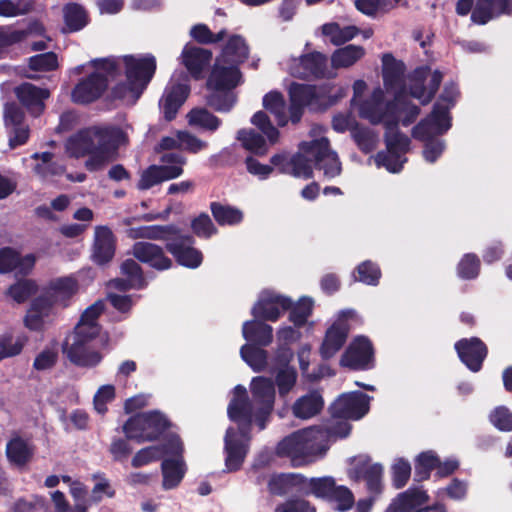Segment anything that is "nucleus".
<instances>
[{
    "instance_id": "1",
    "label": "nucleus",
    "mask_w": 512,
    "mask_h": 512,
    "mask_svg": "<svg viewBox=\"0 0 512 512\" xmlns=\"http://www.w3.org/2000/svg\"><path fill=\"white\" fill-rule=\"evenodd\" d=\"M420 107L409 97L397 93L392 100H384L381 88L373 90L371 96L360 105L361 117L373 125L382 124L385 128L384 142L386 151L375 156L377 166H383L391 173H398L407 162L405 154L410 149V139L399 130V124L407 127L414 123L420 114Z\"/></svg>"
},
{
    "instance_id": "2",
    "label": "nucleus",
    "mask_w": 512,
    "mask_h": 512,
    "mask_svg": "<svg viewBox=\"0 0 512 512\" xmlns=\"http://www.w3.org/2000/svg\"><path fill=\"white\" fill-rule=\"evenodd\" d=\"M330 84H305L293 82L288 90L289 117L286 114V102L279 91H270L263 97V106L274 115L277 125L284 127L289 121L298 124L307 108L310 112H325L337 103Z\"/></svg>"
},
{
    "instance_id": "3",
    "label": "nucleus",
    "mask_w": 512,
    "mask_h": 512,
    "mask_svg": "<svg viewBox=\"0 0 512 512\" xmlns=\"http://www.w3.org/2000/svg\"><path fill=\"white\" fill-rule=\"evenodd\" d=\"M126 141L127 135L120 127L94 125L71 135L65 143V150L70 158L88 156L84 166L89 172H96L116 159L120 146Z\"/></svg>"
},
{
    "instance_id": "4",
    "label": "nucleus",
    "mask_w": 512,
    "mask_h": 512,
    "mask_svg": "<svg viewBox=\"0 0 512 512\" xmlns=\"http://www.w3.org/2000/svg\"><path fill=\"white\" fill-rule=\"evenodd\" d=\"M128 236L132 239L166 241L165 249L183 267L196 269L203 262L202 252L193 247L195 243L194 237L182 234L181 229L174 224L131 228L128 230Z\"/></svg>"
},
{
    "instance_id": "5",
    "label": "nucleus",
    "mask_w": 512,
    "mask_h": 512,
    "mask_svg": "<svg viewBox=\"0 0 512 512\" xmlns=\"http://www.w3.org/2000/svg\"><path fill=\"white\" fill-rule=\"evenodd\" d=\"M299 149L300 152L294 154L288 163L290 164V172L288 173L294 177L312 178L313 166L322 170L324 176L328 179L341 174V162L337 153L331 149L328 138L321 137L309 142H302Z\"/></svg>"
},
{
    "instance_id": "6",
    "label": "nucleus",
    "mask_w": 512,
    "mask_h": 512,
    "mask_svg": "<svg viewBox=\"0 0 512 512\" xmlns=\"http://www.w3.org/2000/svg\"><path fill=\"white\" fill-rule=\"evenodd\" d=\"M171 427L169 419L160 411L153 410L129 417L122 432L138 444L159 440Z\"/></svg>"
},
{
    "instance_id": "7",
    "label": "nucleus",
    "mask_w": 512,
    "mask_h": 512,
    "mask_svg": "<svg viewBox=\"0 0 512 512\" xmlns=\"http://www.w3.org/2000/svg\"><path fill=\"white\" fill-rule=\"evenodd\" d=\"M326 450V447L316 444L312 430L294 432L282 439L276 447L279 456L293 460L322 455Z\"/></svg>"
},
{
    "instance_id": "8",
    "label": "nucleus",
    "mask_w": 512,
    "mask_h": 512,
    "mask_svg": "<svg viewBox=\"0 0 512 512\" xmlns=\"http://www.w3.org/2000/svg\"><path fill=\"white\" fill-rule=\"evenodd\" d=\"M96 336H88L82 332V328L75 327L74 341L71 345L67 342L63 344V353L68 360L75 366L82 368H92L97 366L103 359L102 354L91 346V341Z\"/></svg>"
},
{
    "instance_id": "9",
    "label": "nucleus",
    "mask_w": 512,
    "mask_h": 512,
    "mask_svg": "<svg viewBox=\"0 0 512 512\" xmlns=\"http://www.w3.org/2000/svg\"><path fill=\"white\" fill-rule=\"evenodd\" d=\"M290 73L293 77L309 79H329L335 76L329 68L328 58L321 52L313 51L294 59L290 65Z\"/></svg>"
},
{
    "instance_id": "10",
    "label": "nucleus",
    "mask_w": 512,
    "mask_h": 512,
    "mask_svg": "<svg viewBox=\"0 0 512 512\" xmlns=\"http://www.w3.org/2000/svg\"><path fill=\"white\" fill-rule=\"evenodd\" d=\"M452 126L450 106H444L440 101L434 103L432 111L418 122L412 129L414 139H427L431 136H441Z\"/></svg>"
},
{
    "instance_id": "11",
    "label": "nucleus",
    "mask_w": 512,
    "mask_h": 512,
    "mask_svg": "<svg viewBox=\"0 0 512 512\" xmlns=\"http://www.w3.org/2000/svg\"><path fill=\"white\" fill-rule=\"evenodd\" d=\"M353 315L352 310L341 311L338 318L327 328L319 348L323 360L333 358L343 348L351 329L348 320Z\"/></svg>"
},
{
    "instance_id": "12",
    "label": "nucleus",
    "mask_w": 512,
    "mask_h": 512,
    "mask_svg": "<svg viewBox=\"0 0 512 512\" xmlns=\"http://www.w3.org/2000/svg\"><path fill=\"white\" fill-rule=\"evenodd\" d=\"M227 414L231 421L237 423L238 432L241 437L250 440L253 423V404L244 386L237 385L234 387L233 397L227 407Z\"/></svg>"
},
{
    "instance_id": "13",
    "label": "nucleus",
    "mask_w": 512,
    "mask_h": 512,
    "mask_svg": "<svg viewBox=\"0 0 512 512\" xmlns=\"http://www.w3.org/2000/svg\"><path fill=\"white\" fill-rule=\"evenodd\" d=\"M371 397L361 391L340 395L329 407L332 418L359 420L369 411Z\"/></svg>"
},
{
    "instance_id": "14",
    "label": "nucleus",
    "mask_w": 512,
    "mask_h": 512,
    "mask_svg": "<svg viewBox=\"0 0 512 512\" xmlns=\"http://www.w3.org/2000/svg\"><path fill=\"white\" fill-rule=\"evenodd\" d=\"M340 364L356 371L371 369L374 365L371 340L363 335L356 336L342 354Z\"/></svg>"
},
{
    "instance_id": "15",
    "label": "nucleus",
    "mask_w": 512,
    "mask_h": 512,
    "mask_svg": "<svg viewBox=\"0 0 512 512\" xmlns=\"http://www.w3.org/2000/svg\"><path fill=\"white\" fill-rule=\"evenodd\" d=\"M353 466L348 470V477L354 482L364 480L370 493L378 495L382 492L383 467L379 463H371L369 456L360 455L353 458Z\"/></svg>"
},
{
    "instance_id": "16",
    "label": "nucleus",
    "mask_w": 512,
    "mask_h": 512,
    "mask_svg": "<svg viewBox=\"0 0 512 512\" xmlns=\"http://www.w3.org/2000/svg\"><path fill=\"white\" fill-rule=\"evenodd\" d=\"M124 73L127 80H131L144 91L155 75L157 62L152 54L143 56L125 55L122 57Z\"/></svg>"
},
{
    "instance_id": "17",
    "label": "nucleus",
    "mask_w": 512,
    "mask_h": 512,
    "mask_svg": "<svg viewBox=\"0 0 512 512\" xmlns=\"http://www.w3.org/2000/svg\"><path fill=\"white\" fill-rule=\"evenodd\" d=\"M109 85L107 76L92 72L80 79L71 91V100L78 105H88L100 99Z\"/></svg>"
},
{
    "instance_id": "18",
    "label": "nucleus",
    "mask_w": 512,
    "mask_h": 512,
    "mask_svg": "<svg viewBox=\"0 0 512 512\" xmlns=\"http://www.w3.org/2000/svg\"><path fill=\"white\" fill-rule=\"evenodd\" d=\"M117 238L111 228L98 225L94 229V238L91 245V261L97 266L109 264L116 253Z\"/></svg>"
},
{
    "instance_id": "19",
    "label": "nucleus",
    "mask_w": 512,
    "mask_h": 512,
    "mask_svg": "<svg viewBox=\"0 0 512 512\" xmlns=\"http://www.w3.org/2000/svg\"><path fill=\"white\" fill-rule=\"evenodd\" d=\"M291 304L292 299L290 297L267 291L263 292L254 304L251 314L256 319L275 322L279 319L281 311H288Z\"/></svg>"
},
{
    "instance_id": "20",
    "label": "nucleus",
    "mask_w": 512,
    "mask_h": 512,
    "mask_svg": "<svg viewBox=\"0 0 512 512\" xmlns=\"http://www.w3.org/2000/svg\"><path fill=\"white\" fill-rule=\"evenodd\" d=\"M454 348L461 362L472 372H479L488 355L487 345L478 337L462 338Z\"/></svg>"
},
{
    "instance_id": "21",
    "label": "nucleus",
    "mask_w": 512,
    "mask_h": 512,
    "mask_svg": "<svg viewBox=\"0 0 512 512\" xmlns=\"http://www.w3.org/2000/svg\"><path fill=\"white\" fill-rule=\"evenodd\" d=\"M247 438L241 437L239 432L230 427L224 438L225 471H239L248 454L249 445Z\"/></svg>"
},
{
    "instance_id": "22",
    "label": "nucleus",
    "mask_w": 512,
    "mask_h": 512,
    "mask_svg": "<svg viewBox=\"0 0 512 512\" xmlns=\"http://www.w3.org/2000/svg\"><path fill=\"white\" fill-rule=\"evenodd\" d=\"M19 103L33 117L40 116L45 110V100L50 97L47 88L38 87L30 82H23L14 88Z\"/></svg>"
},
{
    "instance_id": "23",
    "label": "nucleus",
    "mask_w": 512,
    "mask_h": 512,
    "mask_svg": "<svg viewBox=\"0 0 512 512\" xmlns=\"http://www.w3.org/2000/svg\"><path fill=\"white\" fill-rule=\"evenodd\" d=\"M190 91L191 88L187 76L184 77L182 82L172 83L165 88L160 100V107L166 121H172L176 118L179 109L189 97Z\"/></svg>"
},
{
    "instance_id": "24",
    "label": "nucleus",
    "mask_w": 512,
    "mask_h": 512,
    "mask_svg": "<svg viewBox=\"0 0 512 512\" xmlns=\"http://www.w3.org/2000/svg\"><path fill=\"white\" fill-rule=\"evenodd\" d=\"M132 254L139 262L147 264L157 271L169 270L173 266V261L166 255L164 248L152 242L134 243Z\"/></svg>"
},
{
    "instance_id": "25",
    "label": "nucleus",
    "mask_w": 512,
    "mask_h": 512,
    "mask_svg": "<svg viewBox=\"0 0 512 512\" xmlns=\"http://www.w3.org/2000/svg\"><path fill=\"white\" fill-rule=\"evenodd\" d=\"M212 52L209 49L186 44L181 53V62L195 80L204 77V71L210 65Z\"/></svg>"
},
{
    "instance_id": "26",
    "label": "nucleus",
    "mask_w": 512,
    "mask_h": 512,
    "mask_svg": "<svg viewBox=\"0 0 512 512\" xmlns=\"http://www.w3.org/2000/svg\"><path fill=\"white\" fill-rule=\"evenodd\" d=\"M406 66L403 61L397 60L391 53H385L382 56V78L384 87L387 91L404 93V74Z\"/></svg>"
},
{
    "instance_id": "27",
    "label": "nucleus",
    "mask_w": 512,
    "mask_h": 512,
    "mask_svg": "<svg viewBox=\"0 0 512 512\" xmlns=\"http://www.w3.org/2000/svg\"><path fill=\"white\" fill-rule=\"evenodd\" d=\"M512 14V0H476L471 12V21L485 25L501 15Z\"/></svg>"
},
{
    "instance_id": "28",
    "label": "nucleus",
    "mask_w": 512,
    "mask_h": 512,
    "mask_svg": "<svg viewBox=\"0 0 512 512\" xmlns=\"http://www.w3.org/2000/svg\"><path fill=\"white\" fill-rule=\"evenodd\" d=\"M306 477L300 473H273L267 479V491L271 496L283 497L296 491L302 494Z\"/></svg>"
},
{
    "instance_id": "29",
    "label": "nucleus",
    "mask_w": 512,
    "mask_h": 512,
    "mask_svg": "<svg viewBox=\"0 0 512 512\" xmlns=\"http://www.w3.org/2000/svg\"><path fill=\"white\" fill-rule=\"evenodd\" d=\"M429 495L419 487H410L399 493L386 508V512H415L427 504Z\"/></svg>"
},
{
    "instance_id": "30",
    "label": "nucleus",
    "mask_w": 512,
    "mask_h": 512,
    "mask_svg": "<svg viewBox=\"0 0 512 512\" xmlns=\"http://www.w3.org/2000/svg\"><path fill=\"white\" fill-rule=\"evenodd\" d=\"M241 72L236 66L214 65L207 79L206 87L209 90L232 91L240 82Z\"/></svg>"
},
{
    "instance_id": "31",
    "label": "nucleus",
    "mask_w": 512,
    "mask_h": 512,
    "mask_svg": "<svg viewBox=\"0 0 512 512\" xmlns=\"http://www.w3.org/2000/svg\"><path fill=\"white\" fill-rule=\"evenodd\" d=\"M324 408V399L318 390L309 391L299 397L292 405L294 417L307 420L320 414Z\"/></svg>"
},
{
    "instance_id": "32",
    "label": "nucleus",
    "mask_w": 512,
    "mask_h": 512,
    "mask_svg": "<svg viewBox=\"0 0 512 512\" xmlns=\"http://www.w3.org/2000/svg\"><path fill=\"white\" fill-rule=\"evenodd\" d=\"M251 393L256 408H274L275 386L272 379L263 376L253 378Z\"/></svg>"
},
{
    "instance_id": "33",
    "label": "nucleus",
    "mask_w": 512,
    "mask_h": 512,
    "mask_svg": "<svg viewBox=\"0 0 512 512\" xmlns=\"http://www.w3.org/2000/svg\"><path fill=\"white\" fill-rule=\"evenodd\" d=\"M242 335L248 344L266 347L273 341V329L263 321H246L242 327Z\"/></svg>"
},
{
    "instance_id": "34",
    "label": "nucleus",
    "mask_w": 512,
    "mask_h": 512,
    "mask_svg": "<svg viewBox=\"0 0 512 512\" xmlns=\"http://www.w3.org/2000/svg\"><path fill=\"white\" fill-rule=\"evenodd\" d=\"M45 290L48 292L55 303H62L67 306V301L77 292L78 283L71 276L59 277L51 280Z\"/></svg>"
},
{
    "instance_id": "35",
    "label": "nucleus",
    "mask_w": 512,
    "mask_h": 512,
    "mask_svg": "<svg viewBox=\"0 0 512 512\" xmlns=\"http://www.w3.org/2000/svg\"><path fill=\"white\" fill-rule=\"evenodd\" d=\"M163 475V488L170 490L176 488L186 473V466L183 459H164L161 463Z\"/></svg>"
},
{
    "instance_id": "36",
    "label": "nucleus",
    "mask_w": 512,
    "mask_h": 512,
    "mask_svg": "<svg viewBox=\"0 0 512 512\" xmlns=\"http://www.w3.org/2000/svg\"><path fill=\"white\" fill-rule=\"evenodd\" d=\"M336 485V481L332 476L306 478L302 495H313L316 498L328 501Z\"/></svg>"
},
{
    "instance_id": "37",
    "label": "nucleus",
    "mask_w": 512,
    "mask_h": 512,
    "mask_svg": "<svg viewBox=\"0 0 512 512\" xmlns=\"http://www.w3.org/2000/svg\"><path fill=\"white\" fill-rule=\"evenodd\" d=\"M33 448L21 437H15L8 441L6 445V456L10 463L23 467L33 457Z\"/></svg>"
},
{
    "instance_id": "38",
    "label": "nucleus",
    "mask_w": 512,
    "mask_h": 512,
    "mask_svg": "<svg viewBox=\"0 0 512 512\" xmlns=\"http://www.w3.org/2000/svg\"><path fill=\"white\" fill-rule=\"evenodd\" d=\"M213 218L219 226H235L243 221V212L233 206L214 201L210 203Z\"/></svg>"
},
{
    "instance_id": "39",
    "label": "nucleus",
    "mask_w": 512,
    "mask_h": 512,
    "mask_svg": "<svg viewBox=\"0 0 512 512\" xmlns=\"http://www.w3.org/2000/svg\"><path fill=\"white\" fill-rule=\"evenodd\" d=\"M365 55V49L360 45L349 44L336 49L331 56V64L335 69L348 68Z\"/></svg>"
},
{
    "instance_id": "40",
    "label": "nucleus",
    "mask_w": 512,
    "mask_h": 512,
    "mask_svg": "<svg viewBox=\"0 0 512 512\" xmlns=\"http://www.w3.org/2000/svg\"><path fill=\"white\" fill-rule=\"evenodd\" d=\"M439 465V456L433 450L423 451L414 461V480L422 482L428 480L431 472Z\"/></svg>"
},
{
    "instance_id": "41",
    "label": "nucleus",
    "mask_w": 512,
    "mask_h": 512,
    "mask_svg": "<svg viewBox=\"0 0 512 512\" xmlns=\"http://www.w3.org/2000/svg\"><path fill=\"white\" fill-rule=\"evenodd\" d=\"M240 355L244 362L256 373L266 369L268 364V352L263 347L244 344L240 349Z\"/></svg>"
},
{
    "instance_id": "42",
    "label": "nucleus",
    "mask_w": 512,
    "mask_h": 512,
    "mask_svg": "<svg viewBox=\"0 0 512 512\" xmlns=\"http://www.w3.org/2000/svg\"><path fill=\"white\" fill-rule=\"evenodd\" d=\"M104 309L103 301H96L84 310L76 327L81 326L82 332H86L88 336H97L99 334L97 319L104 312Z\"/></svg>"
},
{
    "instance_id": "43",
    "label": "nucleus",
    "mask_w": 512,
    "mask_h": 512,
    "mask_svg": "<svg viewBox=\"0 0 512 512\" xmlns=\"http://www.w3.org/2000/svg\"><path fill=\"white\" fill-rule=\"evenodd\" d=\"M63 12L64 22L70 33L82 30L89 22L86 10L78 3H68Z\"/></svg>"
},
{
    "instance_id": "44",
    "label": "nucleus",
    "mask_w": 512,
    "mask_h": 512,
    "mask_svg": "<svg viewBox=\"0 0 512 512\" xmlns=\"http://www.w3.org/2000/svg\"><path fill=\"white\" fill-rule=\"evenodd\" d=\"M351 136L358 149L364 154L375 150L378 144V134L372 129L359 124L351 129Z\"/></svg>"
},
{
    "instance_id": "45",
    "label": "nucleus",
    "mask_w": 512,
    "mask_h": 512,
    "mask_svg": "<svg viewBox=\"0 0 512 512\" xmlns=\"http://www.w3.org/2000/svg\"><path fill=\"white\" fill-rule=\"evenodd\" d=\"M37 291L38 285L35 280L23 278L10 285L6 295L16 303L22 304L35 295Z\"/></svg>"
},
{
    "instance_id": "46",
    "label": "nucleus",
    "mask_w": 512,
    "mask_h": 512,
    "mask_svg": "<svg viewBox=\"0 0 512 512\" xmlns=\"http://www.w3.org/2000/svg\"><path fill=\"white\" fill-rule=\"evenodd\" d=\"M314 302L312 298L303 296L296 303L291 304V308L288 309L289 321L294 324L295 327H303L308 318L311 316L313 311Z\"/></svg>"
},
{
    "instance_id": "47",
    "label": "nucleus",
    "mask_w": 512,
    "mask_h": 512,
    "mask_svg": "<svg viewBox=\"0 0 512 512\" xmlns=\"http://www.w3.org/2000/svg\"><path fill=\"white\" fill-rule=\"evenodd\" d=\"M238 140L241 141L243 147L259 156L267 153V145L264 137L253 129H241L238 131Z\"/></svg>"
},
{
    "instance_id": "48",
    "label": "nucleus",
    "mask_w": 512,
    "mask_h": 512,
    "mask_svg": "<svg viewBox=\"0 0 512 512\" xmlns=\"http://www.w3.org/2000/svg\"><path fill=\"white\" fill-rule=\"evenodd\" d=\"M236 95L230 90H211L206 96V104L217 112H229L236 103Z\"/></svg>"
},
{
    "instance_id": "49",
    "label": "nucleus",
    "mask_w": 512,
    "mask_h": 512,
    "mask_svg": "<svg viewBox=\"0 0 512 512\" xmlns=\"http://www.w3.org/2000/svg\"><path fill=\"white\" fill-rule=\"evenodd\" d=\"M143 92L144 90L137 84L126 79L125 82H119L112 87L110 97L112 100H127L131 104H135Z\"/></svg>"
},
{
    "instance_id": "50",
    "label": "nucleus",
    "mask_w": 512,
    "mask_h": 512,
    "mask_svg": "<svg viewBox=\"0 0 512 512\" xmlns=\"http://www.w3.org/2000/svg\"><path fill=\"white\" fill-rule=\"evenodd\" d=\"M481 261L475 253H466L457 264V276L462 280L476 279L480 273Z\"/></svg>"
},
{
    "instance_id": "51",
    "label": "nucleus",
    "mask_w": 512,
    "mask_h": 512,
    "mask_svg": "<svg viewBox=\"0 0 512 512\" xmlns=\"http://www.w3.org/2000/svg\"><path fill=\"white\" fill-rule=\"evenodd\" d=\"M188 117L191 125L199 126L212 132L216 131L221 124V120L205 108L192 109Z\"/></svg>"
},
{
    "instance_id": "52",
    "label": "nucleus",
    "mask_w": 512,
    "mask_h": 512,
    "mask_svg": "<svg viewBox=\"0 0 512 512\" xmlns=\"http://www.w3.org/2000/svg\"><path fill=\"white\" fill-rule=\"evenodd\" d=\"M120 271L123 276L132 282V286L137 290L144 289L147 286V281L144 277L142 267L134 259H126L120 266Z\"/></svg>"
},
{
    "instance_id": "53",
    "label": "nucleus",
    "mask_w": 512,
    "mask_h": 512,
    "mask_svg": "<svg viewBox=\"0 0 512 512\" xmlns=\"http://www.w3.org/2000/svg\"><path fill=\"white\" fill-rule=\"evenodd\" d=\"M223 53L233 61L244 62L249 56V48L242 36L233 35L228 39Z\"/></svg>"
},
{
    "instance_id": "54",
    "label": "nucleus",
    "mask_w": 512,
    "mask_h": 512,
    "mask_svg": "<svg viewBox=\"0 0 512 512\" xmlns=\"http://www.w3.org/2000/svg\"><path fill=\"white\" fill-rule=\"evenodd\" d=\"M58 57L55 52L49 51L28 58V67L35 72H50L58 68Z\"/></svg>"
},
{
    "instance_id": "55",
    "label": "nucleus",
    "mask_w": 512,
    "mask_h": 512,
    "mask_svg": "<svg viewBox=\"0 0 512 512\" xmlns=\"http://www.w3.org/2000/svg\"><path fill=\"white\" fill-rule=\"evenodd\" d=\"M33 0H0V16L1 17H16L26 15L33 10Z\"/></svg>"
},
{
    "instance_id": "56",
    "label": "nucleus",
    "mask_w": 512,
    "mask_h": 512,
    "mask_svg": "<svg viewBox=\"0 0 512 512\" xmlns=\"http://www.w3.org/2000/svg\"><path fill=\"white\" fill-rule=\"evenodd\" d=\"M297 371L294 367L278 368L275 375L274 386L278 388L279 395L285 397L295 386Z\"/></svg>"
},
{
    "instance_id": "57",
    "label": "nucleus",
    "mask_w": 512,
    "mask_h": 512,
    "mask_svg": "<svg viewBox=\"0 0 512 512\" xmlns=\"http://www.w3.org/2000/svg\"><path fill=\"white\" fill-rule=\"evenodd\" d=\"M251 123L255 125L269 140L271 144L278 142L280 132L272 124L269 116L264 111H257L251 118Z\"/></svg>"
},
{
    "instance_id": "58",
    "label": "nucleus",
    "mask_w": 512,
    "mask_h": 512,
    "mask_svg": "<svg viewBox=\"0 0 512 512\" xmlns=\"http://www.w3.org/2000/svg\"><path fill=\"white\" fill-rule=\"evenodd\" d=\"M430 73L429 67H418L416 68L411 76V84L409 87L410 96L419 99L421 102L427 95V89L424 82Z\"/></svg>"
},
{
    "instance_id": "59",
    "label": "nucleus",
    "mask_w": 512,
    "mask_h": 512,
    "mask_svg": "<svg viewBox=\"0 0 512 512\" xmlns=\"http://www.w3.org/2000/svg\"><path fill=\"white\" fill-rule=\"evenodd\" d=\"M358 276L356 279L364 284L376 286L381 278L380 267L372 262L366 260L360 263L356 268Z\"/></svg>"
},
{
    "instance_id": "60",
    "label": "nucleus",
    "mask_w": 512,
    "mask_h": 512,
    "mask_svg": "<svg viewBox=\"0 0 512 512\" xmlns=\"http://www.w3.org/2000/svg\"><path fill=\"white\" fill-rule=\"evenodd\" d=\"M191 229L194 235L203 239H209L218 233V229L212 222L210 216L205 212L192 219Z\"/></svg>"
},
{
    "instance_id": "61",
    "label": "nucleus",
    "mask_w": 512,
    "mask_h": 512,
    "mask_svg": "<svg viewBox=\"0 0 512 512\" xmlns=\"http://www.w3.org/2000/svg\"><path fill=\"white\" fill-rule=\"evenodd\" d=\"M392 483L396 489L403 488L410 479L411 465L408 460L399 458L391 467Z\"/></svg>"
},
{
    "instance_id": "62",
    "label": "nucleus",
    "mask_w": 512,
    "mask_h": 512,
    "mask_svg": "<svg viewBox=\"0 0 512 512\" xmlns=\"http://www.w3.org/2000/svg\"><path fill=\"white\" fill-rule=\"evenodd\" d=\"M131 440L126 435L124 438H112L108 451L114 461L123 462L128 459L133 452V448L130 445Z\"/></svg>"
},
{
    "instance_id": "63",
    "label": "nucleus",
    "mask_w": 512,
    "mask_h": 512,
    "mask_svg": "<svg viewBox=\"0 0 512 512\" xmlns=\"http://www.w3.org/2000/svg\"><path fill=\"white\" fill-rule=\"evenodd\" d=\"M274 512H316V507L304 498L290 497L277 504Z\"/></svg>"
},
{
    "instance_id": "64",
    "label": "nucleus",
    "mask_w": 512,
    "mask_h": 512,
    "mask_svg": "<svg viewBox=\"0 0 512 512\" xmlns=\"http://www.w3.org/2000/svg\"><path fill=\"white\" fill-rule=\"evenodd\" d=\"M489 420L499 431H512V412L505 406L496 407L491 412Z\"/></svg>"
}]
</instances>
